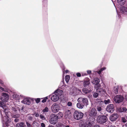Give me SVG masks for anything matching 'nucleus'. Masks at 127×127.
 Listing matches in <instances>:
<instances>
[{
  "label": "nucleus",
  "mask_w": 127,
  "mask_h": 127,
  "mask_svg": "<svg viewBox=\"0 0 127 127\" xmlns=\"http://www.w3.org/2000/svg\"><path fill=\"white\" fill-rule=\"evenodd\" d=\"M57 116H58V118L62 117H63V114L62 113L60 112L57 114Z\"/></svg>",
  "instance_id": "33"
},
{
  "label": "nucleus",
  "mask_w": 127,
  "mask_h": 127,
  "mask_svg": "<svg viewBox=\"0 0 127 127\" xmlns=\"http://www.w3.org/2000/svg\"><path fill=\"white\" fill-rule=\"evenodd\" d=\"M16 127H26V125L24 123L21 122L17 123Z\"/></svg>",
  "instance_id": "20"
},
{
  "label": "nucleus",
  "mask_w": 127,
  "mask_h": 127,
  "mask_svg": "<svg viewBox=\"0 0 127 127\" xmlns=\"http://www.w3.org/2000/svg\"><path fill=\"white\" fill-rule=\"evenodd\" d=\"M110 127H115L114 125H112Z\"/></svg>",
  "instance_id": "60"
},
{
  "label": "nucleus",
  "mask_w": 127,
  "mask_h": 127,
  "mask_svg": "<svg viewBox=\"0 0 127 127\" xmlns=\"http://www.w3.org/2000/svg\"><path fill=\"white\" fill-rule=\"evenodd\" d=\"M64 127H69V126L68 125H64Z\"/></svg>",
  "instance_id": "58"
},
{
  "label": "nucleus",
  "mask_w": 127,
  "mask_h": 127,
  "mask_svg": "<svg viewBox=\"0 0 127 127\" xmlns=\"http://www.w3.org/2000/svg\"><path fill=\"white\" fill-rule=\"evenodd\" d=\"M27 118L29 122L32 121L33 120V116L31 114H28L27 116Z\"/></svg>",
  "instance_id": "21"
},
{
  "label": "nucleus",
  "mask_w": 127,
  "mask_h": 127,
  "mask_svg": "<svg viewBox=\"0 0 127 127\" xmlns=\"http://www.w3.org/2000/svg\"><path fill=\"white\" fill-rule=\"evenodd\" d=\"M36 102L37 103H38L40 101V98H37L35 99Z\"/></svg>",
  "instance_id": "44"
},
{
  "label": "nucleus",
  "mask_w": 127,
  "mask_h": 127,
  "mask_svg": "<svg viewBox=\"0 0 127 127\" xmlns=\"http://www.w3.org/2000/svg\"><path fill=\"white\" fill-rule=\"evenodd\" d=\"M100 86V84H98V85H95L94 87L96 89V92L103 94L105 92V90L104 89L101 88Z\"/></svg>",
  "instance_id": "12"
},
{
  "label": "nucleus",
  "mask_w": 127,
  "mask_h": 127,
  "mask_svg": "<svg viewBox=\"0 0 127 127\" xmlns=\"http://www.w3.org/2000/svg\"><path fill=\"white\" fill-rule=\"evenodd\" d=\"M76 75L78 77H80L81 76V74L80 73L78 72L76 73Z\"/></svg>",
  "instance_id": "48"
},
{
  "label": "nucleus",
  "mask_w": 127,
  "mask_h": 127,
  "mask_svg": "<svg viewBox=\"0 0 127 127\" xmlns=\"http://www.w3.org/2000/svg\"><path fill=\"white\" fill-rule=\"evenodd\" d=\"M124 99V97L122 95H118L114 96V99L116 103H120L122 102Z\"/></svg>",
  "instance_id": "10"
},
{
  "label": "nucleus",
  "mask_w": 127,
  "mask_h": 127,
  "mask_svg": "<svg viewBox=\"0 0 127 127\" xmlns=\"http://www.w3.org/2000/svg\"><path fill=\"white\" fill-rule=\"evenodd\" d=\"M3 87H4V88H3L0 86V89L2 91L8 92L9 91V89L7 88L4 85L3 86Z\"/></svg>",
  "instance_id": "22"
},
{
  "label": "nucleus",
  "mask_w": 127,
  "mask_h": 127,
  "mask_svg": "<svg viewBox=\"0 0 127 127\" xmlns=\"http://www.w3.org/2000/svg\"><path fill=\"white\" fill-rule=\"evenodd\" d=\"M21 95H19L16 93H14L12 95L13 99L16 100H19L20 99L22 98L20 96Z\"/></svg>",
  "instance_id": "19"
},
{
  "label": "nucleus",
  "mask_w": 127,
  "mask_h": 127,
  "mask_svg": "<svg viewBox=\"0 0 127 127\" xmlns=\"http://www.w3.org/2000/svg\"><path fill=\"white\" fill-rule=\"evenodd\" d=\"M56 126L57 127H64V125L60 123H58Z\"/></svg>",
  "instance_id": "36"
},
{
  "label": "nucleus",
  "mask_w": 127,
  "mask_h": 127,
  "mask_svg": "<svg viewBox=\"0 0 127 127\" xmlns=\"http://www.w3.org/2000/svg\"><path fill=\"white\" fill-rule=\"evenodd\" d=\"M12 113H18L20 112V109L17 106H15L12 107Z\"/></svg>",
  "instance_id": "17"
},
{
  "label": "nucleus",
  "mask_w": 127,
  "mask_h": 127,
  "mask_svg": "<svg viewBox=\"0 0 127 127\" xmlns=\"http://www.w3.org/2000/svg\"><path fill=\"white\" fill-rule=\"evenodd\" d=\"M81 92L80 90L77 89L76 87H72L70 90V94L73 95H75Z\"/></svg>",
  "instance_id": "9"
},
{
  "label": "nucleus",
  "mask_w": 127,
  "mask_h": 127,
  "mask_svg": "<svg viewBox=\"0 0 127 127\" xmlns=\"http://www.w3.org/2000/svg\"><path fill=\"white\" fill-rule=\"evenodd\" d=\"M114 92L116 94L118 93V88L117 87L116 88H115L114 89Z\"/></svg>",
  "instance_id": "38"
},
{
  "label": "nucleus",
  "mask_w": 127,
  "mask_h": 127,
  "mask_svg": "<svg viewBox=\"0 0 127 127\" xmlns=\"http://www.w3.org/2000/svg\"><path fill=\"white\" fill-rule=\"evenodd\" d=\"M104 102L105 104H107L111 103V101L109 99H107V100H105L104 101Z\"/></svg>",
  "instance_id": "31"
},
{
  "label": "nucleus",
  "mask_w": 127,
  "mask_h": 127,
  "mask_svg": "<svg viewBox=\"0 0 127 127\" xmlns=\"http://www.w3.org/2000/svg\"><path fill=\"white\" fill-rule=\"evenodd\" d=\"M83 92L85 94H87L88 93H89V91L88 89L87 88H85L83 89L82 90Z\"/></svg>",
  "instance_id": "29"
},
{
  "label": "nucleus",
  "mask_w": 127,
  "mask_h": 127,
  "mask_svg": "<svg viewBox=\"0 0 127 127\" xmlns=\"http://www.w3.org/2000/svg\"><path fill=\"white\" fill-rule=\"evenodd\" d=\"M20 96L22 98H23V100L21 102L25 104H26L28 105H30V101L29 98L27 97H25L23 95H21Z\"/></svg>",
  "instance_id": "15"
},
{
  "label": "nucleus",
  "mask_w": 127,
  "mask_h": 127,
  "mask_svg": "<svg viewBox=\"0 0 127 127\" xmlns=\"http://www.w3.org/2000/svg\"><path fill=\"white\" fill-rule=\"evenodd\" d=\"M63 93V92L62 90L57 89L50 96H51V99L52 101L56 102L59 100Z\"/></svg>",
  "instance_id": "2"
},
{
  "label": "nucleus",
  "mask_w": 127,
  "mask_h": 127,
  "mask_svg": "<svg viewBox=\"0 0 127 127\" xmlns=\"http://www.w3.org/2000/svg\"><path fill=\"white\" fill-rule=\"evenodd\" d=\"M93 123V121H88L86 122L81 121L80 122L79 126V127H91Z\"/></svg>",
  "instance_id": "3"
},
{
  "label": "nucleus",
  "mask_w": 127,
  "mask_h": 127,
  "mask_svg": "<svg viewBox=\"0 0 127 127\" xmlns=\"http://www.w3.org/2000/svg\"><path fill=\"white\" fill-rule=\"evenodd\" d=\"M14 121L16 122H18L19 121V120L18 119H16L14 120Z\"/></svg>",
  "instance_id": "51"
},
{
  "label": "nucleus",
  "mask_w": 127,
  "mask_h": 127,
  "mask_svg": "<svg viewBox=\"0 0 127 127\" xmlns=\"http://www.w3.org/2000/svg\"><path fill=\"white\" fill-rule=\"evenodd\" d=\"M9 98V96L8 94L5 93H3L2 94L0 99L2 101L6 102L8 100Z\"/></svg>",
  "instance_id": "11"
},
{
  "label": "nucleus",
  "mask_w": 127,
  "mask_h": 127,
  "mask_svg": "<svg viewBox=\"0 0 127 127\" xmlns=\"http://www.w3.org/2000/svg\"><path fill=\"white\" fill-rule=\"evenodd\" d=\"M107 118L105 115H99L97 118V121L99 123L103 124L105 123L107 120Z\"/></svg>",
  "instance_id": "4"
},
{
  "label": "nucleus",
  "mask_w": 127,
  "mask_h": 127,
  "mask_svg": "<svg viewBox=\"0 0 127 127\" xmlns=\"http://www.w3.org/2000/svg\"><path fill=\"white\" fill-rule=\"evenodd\" d=\"M87 73L88 74H90L91 73V71L90 70H88L87 71Z\"/></svg>",
  "instance_id": "50"
},
{
  "label": "nucleus",
  "mask_w": 127,
  "mask_h": 127,
  "mask_svg": "<svg viewBox=\"0 0 127 127\" xmlns=\"http://www.w3.org/2000/svg\"><path fill=\"white\" fill-rule=\"evenodd\" d=\"M60 109V106L57 103H54L51 106V111L53 113H56Z\"/></svg>",
  "instance_id": "8"
},
{
  "label": "nucleus",
  "mask_w": 127,
  "mask_h": 127,
  "mask_svg": "<svg viewBox=\"0 0 127 127\" xmlns=\"http://www.w3.org/2000/svg\"><path fill=\"white\" fill-rule=\"evenodd\" d=\"M122 110L123 112H125L127 111V109L125 107H123L122 108Z\"/></svg>",
  "instance_id": "45"
},
{
  "label": "nucleus",
  "mask_w": 127,
  "mask_h": 127,
  "mask_svg": "<svg viewBox=\"0 0 127 127\" xmlns=\"http://www.w3.org/2000/svg\"><path fill=\"white\" fill-rule=\"evenodd\" d=\"M12 116L13 117L15 118H17L20 117V115L18 113H12Z\"/></svg>",
  "instance_id": "26"
},
{
  "label": "nucleus",
  "mask_w": 127,
  "mask_h": 127,
  "mask_svg": "<svg viewBox=\"0 0 127 127\" xmlns=\"http://www.w3.org/2000/svg\"><path fill=\"white\" fill-rule=\"evenodd\" d=\"M82 76H84L87 75V74L86 73H82Z\"/></svg>",
  "instance_id": "54"
},
{
  "label": "nucleus",
  "mask_w": 127,
  "mask_h": 127,
  "mask_svg": "<svg viewBox=\"0 0 127 127\" xmlns=\"http://www.w3.org/2000/svg\"><path fill=\"white\" fill-rule=\"evenodd\" d=\"M100 81V79L98 78H95L92 81V83L95 85H98Z\"/></svg>",
  "instance_id": "18"
},
{
  "label": "nucleus",
  "mask_w": 127,
  "mask_h": 127,
  "mask_svg": "<svg viewBox=\"0 0 127 127\" xmlns=\"http://www.w3.org/2000/svg\"><path fill=\"white\" fill-rule=\"evenodd\" d=\"M119 117L118 114L116 113H114L111 115L109 117L110 120L111 122H114Z\"/></svg>",
  "instance_id": "16"
},
{
  "label": "nucleus",
  "mask_w": 127,
  "mask_h": 127,
  "mask_svg": "<svg viewBox=\"0 0 127 127\" xmlns=\"http://www.w3.org/2000/svg\"><path fill=\"white\" fill-rule=\"evenodd\" d=\"M122 121L123 123H125L127 121L126 119L124 117L122 118Z\"/></svg>",
  "instance_id": "43"
},
{
  "label": "nucleus",
  "mask_w": 127,
  "mask_h": 127,
  "mask_svg": "<svg viewBox=\"0 0 127 127\" xmlns=\"http://www.w3.org/2000/svg\"><path fill=\"white\" fill-rule=\"evenodd\" d=\"M100 100L99 99H96V102H99L100 101Z\"/></svg>",
  "instance_id": "53"
},
{
  "label": "nucleus",
  "mask_w": 127,
  "mask_h": 127,
  "mask_svg": "<svg viewBox=\"0 0 127 127\" xmlns=\"http://www.w3.org/2000/svg\"><path fill=\"white\" fill-rule=\"evenodd\" d=\"M49 97L50 96H49L44 98V99L42 100V102L44 103L46 102L47 100L48 99V98H49Z\"/></svg>",
  "instance_id": "35"
},
{
  "label": "nucleus",
  "mask_w": 127,
  "mask_h": 127,
  "mask_svg": "<svg viewBox=\"0 0 127 127\" xmlns=\"http://www.w3.org/2000/svg\"><path fill=\"white\" fill-rule=\"evenodd\" d=\"M48 127H54V126H49Z\"/></svg>",
  "instance_id": "61"
},
{
  "label": "nucleus",
  "mask_w": 127,
  "mask_h": 127,
  "mask_svg": "<svg viewBox=\"0 0 127 127\" xmlns=\"http://www.w3.org/2000/svg\"><path fill=\"white\" fill-rule=\"evenodd\" d=\"M114 106L113 104H110L108 105L106 108V111L108 112L113 113L114 110Z\"/></svg>",
  "instance_id": "14"
},
{
  "label": "nucleus",
  "mask_w": 127,
  "mask_h": 127,
  "mask_svg": "<svg viewBox=\"0 0 127 127\" xmlns=\"http://www.w3.org/2000/svg\"><path fill=\"white\" fill-rule=\"evenodd\" d=\"M96 108L97 110L98 111H100L102 110L101 107L99 106H97Z\"/></svg>",
  "instance_id": "42"
},
{
  "label": "nucleus",
  "mask_w": 127,
  "mask_h": 127,
  "mask_svg": "<svg viewBox=\"0 0 127 127\" xmlns=\"http://www.w3.org/2000/svg\"><path fill=\"white\" fill-rule=\"evenodd\" d=\"M106 67H103L102 68H101L99 71H96L99 74H100L101 72L103 71L106 69Z\"/></svg>",
  "instance_id": "27"
},
{
  "label": "nucleus",
  "mask_w": 127,
  "mask_h": 127,
  "mask_svg": "<svg viewBox=\"0 0 127 127\" xmlns=\"http://www.w3.org/2000/svg\"><path fill=\"white\" fill-rule=\"evenodd\" d=\"M34 127H38V124L35 121H34L33 123Z\"/></svg>",
  "instance_id": "34"
},
{
  "label": "nucleus",
  "mask_w": 127,
  "mask_h": 127,
  "mask_svg": "<svg viewBox=\"0 0 127 127\" xmlns=\"http://www.w3.org/2000/svg\"><path fill=\"white\" fill-rule=\"evenodd\" d=\"M94 127H100L98 125H96Z\"/></svg>",
  "instance_id": "57"
},
{
  "label": "nucleus",
  "mask_w": 127,
  "mask_h": 127,
  "mask_svg": "<svg viewBox=\"0 0 127 127\" xmlns=\"http://www.w3.org/2000/svg\"><path fill=\"white\" fill-rule=\"evenodd\" d=\"M40 118L42 119V120H44L45 119V118L44 116L42 115H41L40 116Z\"/></svg>",
  "instance_id": "46"
},
{
  "label": "nucleus",
  "mask_w": 127,
  "mask_h": 127,
  "mask_svg": "<svg viewBox=\"0 0 127 127\" xmlns=\"http://www.w3.org/2000/svg\"><path fill=\"white\" fill-rule=\"evenodd\" d=\"M41 126L42 127H45V124L43 123H42L41 124Z\"/></svg>",
  "instance_id": "49"
},
{
  "label": "nucleus",
  "mask_w": 127,
  "mask_h": 127,
  "mask_svg": "<svg viewBox=\"0 0 127 127\" xmlns=\"http://www.w3.org/2000/svg\"><path fill=\"white\" fill-rule=\"evenodd\" d=\"M125 99L127 101V94L125 96Z\"/></svg>",
  "instance_id": "56"
},
{
  "label": "nucleus",
  "mask_w": 127,
  "mask_h": 127,
  "mask_svg": "<svg viewBox=\"0 0 127 127\" xmlns=\"http://www.w3.org/2000/svg\"><path fill=\"white\" fill-rule=\"evenodd\" d=\"M35 116L36 117H38L39 116V115L38 113L35 114Z\"/></svg>",
  "instance_id": "52"
},
{
  "label": "nucleus",
  "mask_w": 127,
  "mask_h": 127,
  "mask_svg": "<svg viewBox=\"0 0 127 127\" xmlns=\"http://www.w3.org/2000/svg\"><path fill=\"white\" fill-rule=\"evenodd\" d=\"M117 111L119 112H123L122 110V108H118L117 109Z\"/></svg>",
  "instance_id": "41"
},
{
  "label": "nucleus",
  "mask_w": 127,
  "mask_h": 127,
  "mask_svg": "<svg viewBox=\"0 0 127 127\" xmlns=\"http://www.w3.org/2000/svg\"><path fill=\"white\" fill-rule=\"evenodd\" d=\"M117 1L119 4L123 5L125 4L126 0H117Z\"/></svg>",
  "instance_id": "24"
},
{
  "label": "nucleus",
  "mask_w": 127,
  "mask_h": 127,
  "mask_svg": "<svg viewBox=\"0 0 127 127\" xmlns=\"http://www.w3.org/2000/svg\"><path fill=\"white\" fill-rule=\"evenodd\" d=\"M49 109L47 107H46L43 110V112H48Z\"/></svg>",
  "instance_id": "37"
},
{
  "label": "nucleus",
  "mask_w": 127,
  "mask_h": 127,
  "mask_svg": "<svg viewBox=\"0 0 127 127\" xmlns=\"http://www.w3.org/2000/svg\"><path fill=\"white\" fill-rule=\"evenodd\" d=\"M65 73H67L69 72V71L68 70H66L65 71Z\"/></svg>",
  "instance_id": "59"
},
{
  "label": "nucleus",
  "mask_w": 127,
  "mask_h": 127,
  "mask_svg": "<svg viewBox=\"0 0 127 127\" xmlns=\"http://www.w3.org/2000/svg\"><path fill=\"white\" fill-rule=\"evenodd\" d=\"M126 117L127 119V116H126Z\"/></svg>",
  "instance_id": "64"
},
{
  "label": "nucleus",
  "mask_w": 127,
  "mask_h": 127,
  "mask_svg": "<svg viewBox=\"0 0 127 127\" xmlns=\"http://www.w3.org/2000/svg\"><path fill=\"white\" fill-rule=\"evenodd\" d=\"M77 100L78 102H80L84 106H87L89 105L88 100L86 98L80 97L78 98Z\"/></svg>",
  "instance_id": "7"
},
{
  "label": "nucleus",
  "mask_w": 127,
  "mask_h": 127,
  "mask_svg": "<svg viewBox=\"0 0 127 127\" xmlns=\"http://www.w3.org/2000/svg\"><path fill=\"white\" fill-rule=\"evenodd\" d=\"M63 74H64V71L63 70Z\"/></svg>",
  "instance_id": "63"
},
{
  "label": "nucleus",
  "mask_w": 127,
  "mask_h": 127,
  "mask_svg": "<svg viewBox=\"0 0 127 127\" xmlns=\"http://www.w3.org/2000/svg\"><path fill=\"white\" fill-rule=\"evenodd\" d=\"M0 106L3 109V110H2L0 112L3 124L4 125L5 124L7 126L8 122L10 121L9 115L11 114V113L8 111L7 107L2 101H0Z\"/></svg>",
  "instance_id": "1"
},
{
  "label": "nucleus",
  "mask_w": 127,
  "mask_h": 127,
  "mask_svg": "<svg viewBox=\"0 0 127 127\" xmlns=\"http://www.w3.org/2000/svg\"><path fill=\"white\" fill-rule=\"evenodd\" d=\"M84 106V105L82 104L80 102H78L77 104V107L79 109H82Z\"/></svg>",
  "instance_id": "23"
},
{
  "label": "nucleus",
  "mask_w": 127,
  "mask_h": 127,
  "mask_svg": "<svg viewBox=\"0 0 127 127\" xmlns=\"http://www.w3.org/2000/svg\"><path fill=\"white\" fill-rule=\"evenodd\" d=\"M125 125L126 127H127V123L125 124Z\"/></svg>",
  "instance_id": "62"
},
{
  "label": "nucleus",
  "mask_w": 127,
  "mask_h": 127,
  "mask_svg": "<svg viewBox=\"0 0 127 127\" xmlns=\"http://www.w3.org/2000/svg\"><path fill=\"white\" fill-rule=\"evenodd\" d=\"M87 89L89 91V92H90L91 91L93 90V87L92 86H89Z\"/></svg>",
  "instance_id": "39"
},
{
  "label": "nucleus",
  "mask_w": 127,
  "mask_h": 127,
  "mask_svg": "<svg viewBox=\"0 0 127 127\" xmlns=\"http://www.w3.org/2000/svg\"><path fill=\"white\" fill-rule=\"evenodd\" d=\"M31 123V122H29V121H26V124L27 127H32V125L30 124Z\"/></svg>",
  "instance_id": "32"
},
{
  "label": "nucleus",
  "mask_w": 127,
  "mask_h": 127,
  "mask_svg": "<svg viewBox=\"0 0 127 127\" xmlns=\"http://www.w3.org/2000/svg\"><path fill=\"white\" fill-rule=\"evenodd\" d=\"M50 123L51 124H55L58 121V116L55 114H52L50 116Z\"/></svg>",
  "instance_id": "5"
},
{
  "label": "nucleus",
  "mask_w": 127,
  "mask_h": 127,
  "mask_svg": "<svg viewBox=\"0 0 127 127\" xmlns=\"http://www.w3.org/2000/svg\"><path fill=\"white\" fill-rule=\"evenodd\" d=\"M0 84H3V82L0 79Z\"/></svg>",
  "instance_id": "55"
},
{
  "label": "nucleus",
  "mask_w": 127,
  "mask_h": 127,
  "mask_svg": "<svg viewBox=\"0 0 127 127\" xmlns=\"http://www.w3.org/2000/svg\"><path fill=\"white\" fill-rule=\"evenodd\" d=\"M121 10L123 13L127 12V7L123 6L121 9Z\"/></svg>",
  "instance_id": "28"
},
{
  "label": "nucleus",
  "mask_w": 127,
  "mask_h": 127,
  "mask_svg": "<svg viewBox=\"0 0 127 127\" xmlns=\"http://www.w3.org/2000/svg\"><path fill=\"white\" fill-rule=\"evenodd\" d=\"M89 115L93 117H95L97 116V111L95 108H92L89 112Z\"/></svg>",
  "instance_id": "13"
},
{
  "label": "nucleus",
  "mask_w": 127,
  "mask_h": 127,
  "mask_svg": "<svg viewBox=\"0 0 127 127\" xmlns=\"http://www.w3.org/2000/svg\"><path fill=\"white\" fill-rule=\"evenodd\" d=\"M98 95V93H96V92H95L93 94V96L95 98H96Z\"/></svg>",
  "instance_id": "40"
},
{
  "label": "nucleus",
  "mask_w": 127,
  "mask_h": 127,
  "mask_svg": "<svg viewBox=\"0 0 127 127\" xmlns=\"http://www.w3.org/2000/svg\"><path fill=\"white\" fill-rule=\"evenodd\" d=\"M90 84L89 80L87 78L86 81H85L83 83L84 86L85 87H86L87 85H89Z\"/></svg>",
  "instance_id": "25"
},
{
  "label": "nucleus",
  "mask_w": 127,
  "mask_h": 127,
  "mask_svg": "<svg viewBox=\"0 0 127 127\" xmlns=\"http://www.w3.org/2000/svg\"><path fill=\"white\" fill-rule=\"evenodd\" d=\"M67 105L69 106H71L72 105V103L70 102H69L67 103Z\"/></svg>",
  "instance_id": "47"
},
{
  "label": "nucleus",
  "mask_w": 127,
  "mask_h": 127,
  "mask_svg": "<svg viewBox=\"0 0 127 127\" xmlns=\"http://www.w3.org/2000/svg\"><path fill=\"white\" fill-rule=\"evenodd\" d=\"M83 115L84 114L82 112L76 111L74 113V117L75 119L79 120L82 119Z\"/></svg>",
  "instance_id": "6"
},
{
  "label": "nucleus",
  "mask_w": 127,
  "mask_h": 127,
  "mask_svg": "<svg viewBox=\"0 0 127 127\" xmlns=\"http://www.w3.org/2000/svg\"><path fill=\"white\" fill-rule=\"evenodd\" d=\"M70 79V76L69 75H67L65 77V79L66 83H68Z\"/></svg>",
  "instance_id": "30"
}]
</instances>
